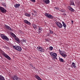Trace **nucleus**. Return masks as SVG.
Segmentation results:
<instances>
[{"mask_svg":"<svg viewBox=\"0 0 80 80\" xmlns=\"http://www.w3.org/2000/svg\"><path fill=\"white\" fill-rule=\"evenodd\" d=\"M50 54L51 57L54 58V59H57V53L53 52H51Z\"/></svg>","mask_w":80,"mask_h":80,"instance_id":"nucleus-1","label":"nucleus"},{"mask_svg":"<svg viewBox=\"0 0 80 80\" xmlns=\"http://www.w3.org/2000/svg\"><path fill=\"white\" fill-rule=\"evenodd\" d=\"M45 15L46 17L48 18H49L50 19H53V16L49 13H45Z\"/></svg>","mask_w":80,"mask_h":80,"instance_id":"nucleus-2","label":"nucleus"},{"mask_svg":"<svg viewBox=\"0 0 80 80\" xmlns=\"http://www.w3.org/2000/svg\"><path fill=\"white\" fill-rule=\"evenodd\" d=\"M0 35L2 38L3 39V40H7V41H8L9 40L7 36L4 35V34H0Z\"/></svg>","mask_w":80,"mask_h":80,"instance_id":"nucleus-3","label":"nucleus"},{"mask_svg":"<svg viewBox=\"0 0 80 80\" xmlns=\"http://www.w3.org/2000/svg\"><path fill=\"white\" fill-rule=\"evenodd\" d=\"M13 47L15 49V50H18V51H19V52H21L22 51V48L20 46H14Z\"/></svg>","mask_w":80,"mask_h":80,"instance_id":"nucleus-4","label":"nucleus"},{"mask_svg":"<svg viewBox=\"0 0 80 80\" xmlns=\"http://www.w3.org/2000/svg\"><path fill=\"white\" fill-rule=\"evenodd\" d=\"M59 53L62 57H67V55H66V54H65V52H64L60 50H59Z\"/></svg>","mask_w":80,"mask_h":80,"instance_id":"nucleus-5","label":"nucleus"},{"mask_svg":"<svg viewBox=\"0 0 80 80\" xmlns=\"http://www.w3.org/2000/svg\"><path fill=\"white\" fill-rule=\"evenodd\" d=\"M56 24L57 25V26L60 28H62L63 27V25L60 22H56Z\"/></svg>","mask_w":80,"mask_h":80,"instance_id":"nucleus-6","label":"nucleus"},{"mask_svg":"<svg viewBox=\"0 0 80 80\" xmlns=\"http://www.w3.org/2000/svg\"><path fill=\"white\" fill-rule=\"evenodd\" d=\"M2 55L4 57H5L6 58H7L8 60H11L12 59H11V58L8 55L5 53H2Z\"/></svg>","mask_w":80,"mask_h":80,"instance_id":"nucleus-7","label":"nucleus"},{"mask_svg":"<svg viewBox=\"0 0 80 80\" xmlns=\"http://www.w3.org/2000/svg\"><path fill=\"white\" fill-rule=\"evenodd\" d=\"M0 10L1 11V12L3 13H5L7 12V10L3 8L2 7L0 6Z\"/></svg>","mask_w":80,"mask_h":80,"instance_id":"nucleus-8","label":"nucleus"},{"mask_svg":"<svg viewBox=\"0 0 80 80\" xmlns=\"http://www.w3.org/2000/svg\"><path fill=\"white\" fill-rule=\"evenodd\" d=\"M37 49L38 51H39V52H43V48H42V47H38L37 48Z\"/></svg>","mask_w":80,"mask_h":80,"instance_id":"nucleus-9","label":"nucleus"},{"mask_svg":"<svg viewBox=\"0 0 80 80\" xmlns=\"http://www.w3.org/2000/svg\"><path fill=\"white\" fill-rule=\"evenodd\" d=\"M4 27L6 29H8V30H12V29L11 28L5 24H4Z\"/></svg>","mask_w":80,"mask_h":80,"instance_id":"nucleus-10","label":"nucleus"},{"mask_svg":"<svg viewBox=\"0 0 80 80\" xmlns=\"http://www.w3.org/2000/svg\"><path fill=\"white\" fill-rule=\"evenodd\" d=\"M13 80H18L19 77H17L16 75H14L13 78Z\"/></svg>","mask_w":80,"mask_h":80,"instance_id":"nucleus-11","label":"nucleus"},{"mask_svg":"<svg viewBox=\"0 0 80 80\" xmlns=\"http://www.w3.org/2000/svg\"><path fill=\"white\" fill-rule=\"evenodd\" d=\"M24 22L25 23H26V24H27L28 25H31V23L30 22H28V20H24Z\"/></svg>","mask_w":80,"mask_h":80,"instance_id":"nucleus-12","label":"nucleus"},{"mask_svg":"<svg viewBox=\"0 0 80 80\" xmlns=\"http://www.w3.org/2000/svg\"><path fill=\"white\" fill-rule=\"evenodd\" d=\"M38 32L39 33H42V32L41 31H42L43 30V29H42V27L41 26H38Z\"/></svg>","mask_w":80,"mask_h":80,"instance_id":"nucleus-13","label":"nucleus"},{"mask_svg":"<svg viewBox=\"0 0 80 80\" xmlns=\"http://www.w3.org/2000/svg\"><path fill=\"white\" fill-rule=\"evenodd\" d=\"M43 2L46 4H49L50 3V0H43Z\"/></svg>","mask_w":80,"mask_h":80,"instance_id":"nucleus-14","label":"nucleus"},{"mask_svg":"<svg viewBox=\"0 0 80 80\" xmlns=\"http://www.w3.org/2000/svg\"><path fill=\"white\" fill-rule=\"evenodd\" d=\"M32 25L33 28H34L35 30H36V29H37V28L38 27L37 25H35L34 24H32Z\"/></svg>","mask_w":80,"mask_h":80,"instance_id":"nucleus-15","label":"nucleus"},{"mask_svg":"<svg viewBox=\"0 0 80 80\" xmlns=\"http://www.w3.org/2000/svg\"><path fill=\"white\" fill-rule=\"evenodd\" d=\"M35 78L38 80H42V78H41L38 75H35Z\"/></svg>","mask_w":80,"mask_h":80,"instance_id":"nucleus-16","label":"nucleus"},{"mask_svg":"<svg viewBox=\"0 0 80 80\" xmlns=\"http://www.w3.org/2000/svg\"><path fill=\"white\" fill-rule=\"evenodd\" d=\"M72 65H71V67H72L73 68V66L75 68H77V67L75 65V63L74 62H72Z\"/></svg>","mask_w":80,"mask_h":80,"instance_id":"nucleus-17","label":"nucleus"},{"mask_svg":"<svg viewBox=\"0 0 80 80\" xmlns=\"http://www.w3.org/2000/svg\"><path fill=\"white\" fill-rule=\"evenodd\" d=\"M68 8L70 10V11H71V12H74V11H75V10H74L73 8L70 6H69L68 7Z\"/></svg>","mask_w":80,"mask_h":80,"instance_id":"nucleus-18","label":"nucleus"},{"mask_svg":"<svg viewBox=\"0 0 80 80\" xmlns=\"http://www.w3.org/2000/svg\"><path fill=\"white\" fill-rule=\"evenodd\" d=\"M70 5H75L74 4V2L72 0H71L70 2Z\"/></svg>","mask_w":80,"mask_h":80,"instance_id":"nucleus-19","label":"nucleus"},{"mask_svg":"<svg viewBox=\"0 0 80 80\" xmlns=\"http://www.w3.org/2000/svg\"><path fill=\"white\" fill-rule=\"evenodd\" d=\"M20 6V4H16V5H14L15 8H18Z\"/></svg>","mask_w":80,"mask_h":80,"instance_id":"nucleus-20","label":"nucleus"},{"mask_svg":"<svg viewBox=\"0 0 80 80\" xmlns=\"http://www.w3.org/2000/svg\"><path fill=\"white\" fill-rule=\"evenodd\" d=\"M62 23L63 24V26L64 28H66V27H67V25H66V24H65V23L63 21H62Z\"/></svg>","mask_w":80,"mask_h":80,"instance_id":"nucleus-21","label":"nucleus"},{"mask_svg":"<svg viewBox=\"0 0 80 80\" xmlns=\"http://www.w3.org/2000/svg\"><path fill=\"white\" fill-rule=\"evenodd\" d=\"M0 80H5V78L3 76L0 75Z\"/></svg>","mask_w":80,"mask_h":80,"instance_id":"nucleus-22","label":"nucleus"},{"mask_svg":"<svg viewBox=\"0 0 80 80\" xmlns=\"http://www.w3.org/2000/svg\"><path fill=\"white\" fill-rule=\"evenodd\" d=\"M24 15L25 16H26V17H30L31 16V15L30 14H28L27 13H25L24 14Z\"/></svg>","mask_w":80,"mask_h":80,"instance_id":"nucleus-23","label":"nucleus"},{"mask_svg":"<svg viewBox=\"0 0 80 80\" xmlns=\"http://www.w3.org/2000/svg\"><path fill=\"white\" fill-rule=\"evenodd\" d=\"M11 35L14 38H16V35H15V34H14L13 32H11Z\"/></svg>","mask_w":80,"mask_h":80,"instance_id":"nucleus-24","label":"nucleus"},{"mask_svg":"<svg viewBox=\"0 0 80 80\" xmlns=\"http://www.w3.org/2000/svg\"><path fill=\"white\" fill-rule=\"evenodd\" d=\"M22 43H26V40L25 39H23L21 41Z\"/></svg>","mask_w":80,"mask_h":80,"instance_id":"nucleus-25","label":"nucleus"},{"mask_svg":"<svg viewBox=\"0 0 80 80\" xmlns=\"http://www.w3.org/2000/svg\"><path fill=\"white\" fill-rule=\"evenodd\" d=\"M59 60L61 62H64V60L62 58H59Z\"/></svg>","mask_w":80,"mask_h":80,"instance_id":"nucleus-26","label":"nucleus"},{"mask_svg":"<svg viewBox=\"0 0 80 80\" xmlns=\"http://www.w3.org/2000/svg\"><path fill=\"white\" fill-rule=\"evenodd\" d=\"M15 39L17 40V41L18 43H20V40L19 39H18V38H16Z\"/></svg>","mask_w":80,"mask_h":80,"instance_id":"nucleus-27","label":"nucleus"},{"mask_svg":"<svg viewBox=\"0 0 80 80\" xmlns=\"http://www.w3.org/2000/svg\"><path fill=\"white\" fill-rule=\"evenodd\" d=\"M50 36H51L50 33L48 32L47 33V34L46 35V37H50Z\"/></svg>","mask_w":80,"mask_h":80,"instance_id":"nucleus-28","label":"nucleus"},{"mask_svg":"<svg viewBox=\"0 0 80 80\" xmlns=\"http://www.w3.org/2000/svg\"><path fill=\"white\" fill-rule=\"evenodd\" d=\"M2 5L4 6L5 7H7V5H6V4H5V3L4 2H2Z\"/></svg>","mask_w":80,"mask_h":80,"instance_id":"nucleus-29","label":"nucleus"},{"mask_svg":"<svg viewBox=\"0 0 80 80\" xmlns=\"http://www.w3.org/2000/svg\"><path fill=\"white\" fill-rule=\"evenodd\" d=\"M53 47H50L49 48V49L50 50H53Z\"/></svg>","mask_w":80,"mask_h":80,"instance_id":"nucleus-30","label":"nucleus"},{"mask_svg":"<svg viewBox=\"0 0 80 80\" xmlns=\"http://www.w3.org/2000/svg\"><path fill=\"white\" fill-rule=\"evenodd\" d=\"M50 32V34H53V32L52 31L49 30Z\"/></svg>","mask_w":80,"mask_h":80,"instance_id":"nucleus-31","label":"nucleus"},{"mask_svg":"<svg viewBox=\"0 0 80 80\" xmlns=\"http://www.w3.org/2000/svg\"><path fill=\"white\" fill-rule=\"evenodd\" d=\"M30 1H31V2H33V3H34V2H35V0H29Z\"/></svg>","mask_w":80,"mask_h":80,"instance_id":"nucleus-32","label":"nucleus"},{"mask_svg":"<svg viewBox=\"0 0 80 80\" xmlns=\"http://www.w3.org/2000/svg\"><path fill=\"white\" fill-rule=\"evenodd\" d=\"M55 8L58 10H59V8L58 7H56Z\"/></svg>","mask_w":80,"mask_h":80,"instance_id":"nucleus-33","label":"nucleus"},{"mask_svg":"<svg viewBox=\"0 0 80 80\" xmlns=\"http://www.w3.org/2000/svg\"><path fill=\"white\" fill-rule=\"evenodd\" d=\"M61 11L62 12H64L65 11H64V10H63V9H61Z\"/></svg>","mask_w":80,"mask_h":80,"instance_id":"nucleus-34","label":"nucleus"},{"mask_svg":"<svg viewBox=\"0 0 80 80\" xmlns=\"http://www.w3.org/2000/svg\"><path fill=\"white\" fill-rule=\"evenodd\" d=\"M34 13L35 15H36V11H34Z\"/></svg>","mask_w":80,"mask_h":80,"instance_id":"nucleus-35","label":"nucleus"},{"mask_svg":"<svg viewBox=\"0 0 80 80\" xmlns=\"http://www.w3.org/2000/svg\"><path fill=\"white\" fill-rule=\"evenodd\" d=\"M19 32H20V33H22V30H19Z\"/></svg>","mask_w":80,"mask_h":80,"instance_id":"nucleus-36","label":"nucleus"},{"mask_svg":"<svg viewBox=\"0 0 80 80\" xmlns=\"http://www.w3.org/2000/svg\"><path fill=\"white\" fill-rule=\"evenodd\" d=\"M45 40L46 42H48V39H46Z\"/></svg>","mask_w":80,"mask_h":80,"instance_id":"nucleus-37","label":"nucleus"},{"mask_svg":"<svg viewBox=\"0 0 80 80\" xmlns=\"http://www.w3.org/2000/svg\"><path fill=\"white\" fill-rule=\"evenodd\" d=\"M32 15H35L34 13H32Z\"/></svg>","mask_w":80,"mask_h":80,"instance_id":"nucleus-38","label":"nucleus"},{"mask_svg":"<svg viewBox=\"0 0 80 80\" xmlns=\"http://www.w3.org/2000/svg\"><path fill=\"white\" fill-rule=\"evenodd\" d=\"M71 22H72V24H73V21H71Z\"/></svg>","mask_w":80,"mask_h":80,"instance_id":"nucleus-39","label":"nucleus"},{"mask_svg":"<svg viewBox=\"0 0 80 80\" xmlns=\"http://www.w3.org/2000/svg\"><path fill=\"white\" fill-rule=\"evenodd\" d=\"M18 80H21V78H19Z\"/></svg>","mask_w":80,"mask_h":80,"instance_id":"nucleus-40","label":"nucleus"},{"mask_svg":"<svg viewBox=\"0 0 80 80\" xmlns=\"http://www.w3.org/2000/svg\"><path fill=\"white\" fill-rule=\"evenodd\" d=\"M64 16H65V15H66V14H64Z\"/></svg>","mask_w":80,"mask_h":80,"instance_id":"nucleus-41","label":"nucleus"},{"mask_svg":"<svg viewBox=\"0 0 80 80\" xmlns=\"http://www.w3.org/2000/svg\"><path fill=\"white\" fill-rule=\"evenodd\" d=\"M34 68H35V67H34Z\"/></svg>","mask_w":80,"mask_h":80,"instance_id":"nucleus-42","label":"nucleus"},{"mask_svg":"<svg viewBox=\"0 0 80 80\" xmlns=\"http://www.w3.org/2000/svg\"><path fill=\"white\" fill-rule=\"evenodd\" d=\"M32 66V67H33V66Z\"/></svg>","mask_w":80,"mask_h":80,"instance_id":"nucleus-43","label":"nucleus"}]
</instances>
